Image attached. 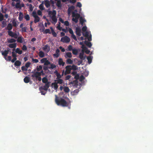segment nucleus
Here are the masks:
<instances>
[{"label":"nucleus","instance_id":"f257e3e1","mask_svg":"<svg viewBox=\"0 0 153 153\" xmlns=\"http://www.w3.org/2000/svg\"><path fill=\"white\" fill-rule=\"evenodd\" d=\"M55 102L57 105L63 107L68 106L69 103L65 99L61 97H58L56 95H55Z\"/></svg>","mask_w":153,"mask_h":153},{"label":"nucleus","instance_id":"f03ea898","mask_svg":"<svg viewBox=\"0 0 153 153\" xmlns=\"http://www.w3.org/2000/svg\"><path fill=\"white\" fill-rule=\"evenodd\" d=\"M48 14L51 15H52V16H51L50 15V16L51 17V19L52 21L55 24L57 22V19L56 16V12L55 10H53L52 11H48Z\"/></svg>","mask_w":153,"mask_h":153},{"label":"nucleus","instance_id":"7ed1b4c3","mask_svg":"<svg viewBox=\"0 0 153 153\" xmlns=\"http://www.w3.org/2000/svg\"><path fill=\"white\" fill-rule=\"evenodd\" d=\"M72 17H73L72 19V21L76 24L77 23L78 19L80 17V15L79 13H75L74 12H72Z\"/></svg>","mask_w":153,"mask_h":153},{"label":"nucleus","instance_id":"20e7f679","mask_svg":"<svg viewBox=\"0 0 153 153\" xmlns=\"http://www.w3.org/2000/svg\"><path fill=\"white\" fill-rule=\"evenodd\" d=\"M7 33L8 35L11 37L16 39L18 38V35L17 33L13 32L12 31H8Z\"/></svg>","mask_w":153,"mask_h":153},{"label":"nucleus","instance_id":"39448f33","mask_svg":"<svg viewBox=\"0 0 153 153\" xmlns=\"http://www.w3.org/2000/svg\"><path fill=\"white\" fill-rule=\"evenodd\" d=\"M50 82H47L44 86L40 87V90L41 91V90H44L46 91H47L48 90V88L50 86Z\"/></svg>","mask_w":153,"mask_h":153},{"label":"nucleus","instance_id":"423d86ee","mask_svg":"<svg viewBox=\"0 0 153 153\" xmlns=\"http://www.w3.org/2000/svg\"><path fill=\"white\" fill-rule=\"evenodd\" d=\"M60 41L63 42L68 43L70 41V39L68 37L65 36L62 37Z\"/></svg>","mask_w":153,"mask_h":153},{"label":"nucleus","instance_id":"0eeeda50","mask_svg":"<svg viewBox=\"0 0 153 153\" xmlns=\"http://www.w3.org/2000/svg\"><path fill=\"white\" fill-rule=\"evenodd\" d=\"M71 65H67L65 67L66 70L64 73L65 75L70 73L71 69Z\"/></svg>","mask_w":153,"mask_h":153},{"label":"nucleus","instance_id":"6e6552de","mask_svg":"<svg viewBox=\"0 0 153 153\" xmlns=\"http://www.w3.org/2000/svg\"><path fill=\"white\" fill-rule=\"evenodd\" d=\"M76 35L79 36H81V29L79 27H76Z\"/></svg>","mask_w":153,"mask_h":153},{"label":"nucleus","instance_id":"1a4fd4ad","mask_svg":"<svg viewBox=\"0 0 153 153\" xmlns=\"http://www.w3.org/2000/svg\"><path fill=\"white\" fill-rule=\"evenodd\" d=\"M9 50H5L3 51L2 52L1 54L2 55L4 56V58H5V59L7 60V59L6 58V57L7 56V54L9 53Z\"/></svg>","mask_w":153,"mask_h":153},{"label":"nucleus","instance_id":"9d476101","mask_svg":"<svg viewBox=\"0 0 153 153\" xmlns=\"http://www.w3.org/2000/svg\"><path fill=\"white\" fill-rule=\"evenodd\" d=\"M41 76L39 72H34L33 74L31 75V77H35L36 78H37L39 76Z\"/></svg>","mask_w":153,"mask_h":153},{"label":"nucleus","instance_id":"9b49d317","mask_svg":"<svg viewBox=\"0 0 153 153\" xmlns=\"http://www.w3.org/2000/svg\"><path fill=\"white\" fill-rule=\"evenodd\" d=\"M84 53L83 52L80 53L79 55V58L81 60H84L85 59L86 57V56H84Z\"/></svg>","mask_w":153,"mask_h":153},{"label":"nucleus","instance_id":"f8f14e48","mask_svg":"<svg viewBox=\"0 0 153 153\" xmlns=\"http://www.w3.org/2000/svg\"><path fill=\"white\" fill-rule=\"evenodd\" d=\"M54 81L57 84H62L64 83V81L61 79H56Z\"/></svg>","mask_w":153,"mask_h":153},{"label":"nucleus","instance_id":"ddd939ff","mask_svg":"<svg viewBox=\"0 0 153 153\" xmlns=\"http://www.w3.org/2000/svg\"><path fill=\"white\" fill-rule=\"evenodd\" d=\"M59 65H60L64 66L65 63L64 62L62 58H59L58 61Z\"/></svg>","mask_w":153,"mask_h":153},{"label":"nucleus","instance_id":"4468645a","mask_svg":"<svg viewBox=\"0 0 153 153\" xmlns=\"http://www.w3.org/2000/svg\"><path fill=\"white\" fill-rule=\"evenodd\" d=\"M13 28L12 25L11 23H9L6 28V29L8 30V31H11Z\"/></svg>","mask_w":153,"mask_h":153},{"label":"nucleus","instance_id":"2eb2a0df","mask_svg":"<svg viewBox=\"0 0 153 153\" xmlns=\"http://www.w3.org/2000/svg\"><path fill=\"white\" fill-rule=\"evenodd\" d=\"M52 85L53 86L55 90H57L58 88V84L56 82L52 83Z\"/></svg>","mask_w":153,"mask_h":153},{"label":"nucleus","instance_id":"dca6fc26","mask_svg":"<svg viewBox=\"0 0 153 153\" xmlns=\"http://www.w3.org/2000/svg\"><path fill=\"white\" fill-rule=\"evenodd\" d=\"M65 57L66 58H71L72 56V55L71 52H67L66 53L65 55Z\"/></svg>","mask_w":153,"mask_h":153},{"label":"nucleus","instance_id":"f3484780","mask_svg":"<svg viewBox=\"0 0 153 153\" xmlns=\"http://www.w3.org/2000/svg\"><path fill=\"white\" fill-rule=\"evenodd\" d=\"M17 39V41L18 42L20 43H22L23 42L22 40L24 39V38L22 36H20L19 37H18Z\"/></svg>","mask_w":153,"mask_h":153},{"label":"nucleus","instance_id":"a211bd4d","mask_svg":"<svg viewBox=\"0 0 153 153\" xmlns=\"http://www.w3.org/2000/svg\"><path fill=\"white\" fill-rule=\"evenodd\" d=\"M45 5L47 8L49 7L50 6V2L48 0H46L45 2Z\"/></svg>","mask_w":153,"mask_h":153},{"label":"nucleus","instance_id":"6ab92c4d","mask_svg":"<svg viewBox=\"0 0 153 153\" xmlns=\"http://www.w3.org/2000/svg\"><path fill=\"white\" fill-rule=\"evenodd\" d=\"M23 17V14L22 12H20L18 18L19 19L20 21H22V20Z\"/></svg>","mask_w":153,"mask_h":153},{"label":"nucleus","instance_id":"aec40b11","mask_svg":"<svg viewBox=\"0 0 153 153\" xmlns=\"http://www.w3.org/2000/svg\"><path fill=\"white\" fill-rule=\"evenodd\" d=\"M85 44L88 47L91 48L92 45L91 43L90 42H88L86 41H85L84 42Z\"/></svg>","mask_w":153,"mask_h":153},{"label":"nucleus","instance_id":"412c9836","mask_svg":"<svg viewBox=\"0 0 153 153\" xmlns=\"http://www.w3.org/2000/svg\"><path fill=\"white\" fill-rule=\"evenodd\" d=\"M8 46L11 48H15L16 47V43L10 44L8 45Z\"/></svg>","mask_w":153,"mask_h":153},{"label":"nucleus","instance_id":"4be33fe9","mask_svg":"<svg viewBox=\"0 0 153 153\" xmlns=\"http://www.w3.org/2000/svg\"><path fill=\"white\" fill-rule=\"evenodd\" d=\"M16 41V40L15 39L13 38L7 39V42L9 43H14Z\"/></svg>","mask_w":153,"mask_h":153},{"label":"nucleus","instance_id":"5701e85b","mask_svg":"<svg viewBox=\"0 0 153 153\" xmlns=\"http://www.w3.org/2000/svg\"><path fill=\"white\" fill-rule=\"evenodd\" d=\"M50 29L51 30L52 33V35H53V36L54 37H56L57 36V34L54 31V30L53 29V28L52 27H50Z\"/></svg>","mask_w":153,"mask_h":153},{"label":"nucleus","instance_id":"b1692460","mask_svg":"<svg viewBox=\"0 0 153 153\" xmlns=\"http://www.w3.org/2000/svg\"><path fill=\"white\" fill-rule=\"evenodd\" d=\"M24 81L25 83H28L30 81V78L26 76L24 78Z\"/></svg>","mask_w":153,"mask_h":153},{"label":"nucleus","instance_id":"393cba45","mask_svg":"<svg viewBox=\"0 0 153 153\" xmlns=\"http://www.w3.org/2000/svg\"><path fill=\"white\" fill-rule=\"evenodd\" d=\"M15 52L16 53H17L19 54H21L22 53V50H21L20 49L17 48Z\"/></svg>","mask_w":153,"mask_h":153},{"label":"nucleus","instance_id":"a878e982","mask_svg":"<svg viewBox=\"0 0 153 153\" xmlns=\"http://www.w3.org/2000/svg\"><path fill=\"white\" fill-rule=\"evenodd\" d=\"M39 56L41 58H43L45 56L44 53L42 51L39 52Z\"/></svg>","mask_w":153,"mask_h":153},{"label":"nucleus","instance_id":"bb28decb","mask_svg":"<svg viewBox=\"0 0 153 153\" xmlns=\"http://www.w3.org/2000/svg\"><path fill=\"white\" fill-rule=\"evenodd\" d=\"M21 62L19 60H17L15 62L14 65L15 66H19L21 65Z\"/></svg>","mask_w":153,"mask_h":153},{"label":"nucleus","instance_id":"cd10ccee","mask_svg":"<svg viewBox=\"0 0 153 153\" xmlns=\"http://www.w3.org/2000/svg\"><path fill=\"white\" fill-rule=\"evenodd\" d=\"M66 63L67 64H72L73 61L70 59H68L66 60Z\"/></svg>","mask_w":153,"mask_h":153},{"label":"nucleus","instance_id":"c85d7f7f","mask_svg":"<svg viewBox=\"0 0 153 153\" xmlns=\"http://www.w3.org/2000/svg\"><path fill=\"white\" fill-rule=\"evenodd\" d=\"M39 21L40 18L38 16H36V17L34 18V22L35 23H36L37 22H39Z\"/></svg>","mask_w":153,"mask_h":153},{"label":"nucleus","instance_id":"c756f323","mask_svg":"<svg viewBox=\"0 0 153 153\" xmlns=\"http://www.w3.org/2000/svg\"><path fill=\"white\" fill-rule=\"evenodd\" d=\"M79 21H80V24L82 25H83L84 22H85L86 20H85L82 17H80Z\"/></svg>","mask_w":153,"mask_h":153},{"label":"nucleus","instance_id":"7c9ffc66","mask_svg":"<svg viewBox=\"0 0 153 153\" xmlns=\"http://www.w3.org/2000/svg\"><path fill=\"white\" fill-rule=\"evenodd\" d=\"M56 5L58 7H62L61 1L60 0L57 1L56 3Z\"/></svg>","mask_w":153,"mask_h":153},{"label":"nucleus","instance_id":"2f4dec72","mask_svg":"<svg viewBox=\"0 0 153 153\" xmlns=\"http://www.w3.org/2000/svg\"><path fill=\"white\" fill-rule=\"evenodd\" d=\"M17 21L16 20V19H13L12 22V24L13 25V26L14 27H16L17 25Z\"/></svg>","mask_w":153,"mask_h":153},{"label":"nucleus","instance_id":"473e14b6","mask_svg":"<svg viewBox=\"0 0 153 153\" xmlns=\"http://www.w3.org/2000/svg\"><path fill=\"white\" fill-rule=\"evenodd\" d=\"M72 51L73 54L75 55H76L78 52V50L77 49H73Z\"/></svg>","mask_w":153,"mask_h":153},{"label":"nucleus","instance_id":"72a5a7b5","mask_svg":"<svg viewBox=\"0 0 153 153\" xmlns=\"http://www.w3.org/2000/svg\"><path fill=\"white\" fill-rule=\"evenodd\" d=\"M64 91L66 93H68L69 92L70 89L68 87L66 86L64 88Z\"/></svg>","mask_w":153,"mask_h":153},{"label":"nucleus","instance_id":"f704fd0d","mask_svg":"<svg viewBox=\"0 0 153 153\" xmlns=\"http://www.w3.org/2000/svg\"><path fill=\"white\" fill-rule=\"evenodd\" d=\"M42 82L43 83H46L48 82V79L46 77H43L42 79Z\"/></svg>","mask_w":153,"mask_h":153},{"label":"nucleus","instance_id":"c9c22d12","mask_svg":"<svg viewBox=\"0 0 153 153\" xmlns=\"http://www.w3.org/2000/svg\"><path fill=\"white\" fill-rule=\"evenodd\" d=\"M71 70H76L77 69V66L75 65H73L72 66H71Z\"/></svg>","mask_w":153,"mask_h":153},{"label":"nucleus","instance_id":"e433bc0d","mask_svg":"<svg viewBox=\"0 0 153 153\" xmlns=\"http://www.w3.org/2000/svg\"><path fill=\"white\" fill-rule=\"evenodd\" d=\"M15 50V49H13V51H12V56L13 57H17V55H16V54L15 53L14 51Z\"/></svg>","mask_w":153,"mask_h":153},{"label":"nucleus","instance_id":"4c0bfd02","mask_svg":"<svg viewBox=\"0 0 153 153\" xmlns=\"http://www.w3.org/2000/svg\"><path fill=\"white\" fill-rule=\"evenodd\" d=\"M16 8H18L19 9H21L22 6H21L19 3H17L16 4Z\"/></svg>","mask_w":153,"mask_h":153},{"label":"nucleus","instance_id":"58836bf2","mask_svg":"<svg viewBox=\"0 0 153 153\" xmlns=\"http://www.w3.org/2000/svg\"><path fill=\"white\" fill-rule=\"evenodd\" d=\"M42 68V67L41 65L39 66H37L36 67V69L38 71H39L40 70H41Z\"/></svg>","mask_w":153,"mask_h":153},{"label":"nucleus","instance_id":"ea45409f","mask_svg":"<svg viewBox=\"0 0 153 153\" xmlns=\"http://www.w3.org/2000/svg\"><path fill=\"white\" fill-rule=\"evenodd\" d=\"M87 59L88 60V63L90 64L92 61V58L91 56H89L87 57Z\"/></svg>","mask_w":153,"mask_h":153},{"label":"nucleus","instance_id":"a19ab883","mask_svg":"<svg viewBox=\"0 0 153 153\" xmlns=\"http://www.w3.org/2000/svg\"><path fill=\"white\" fill-rule=\"evenodd\" d=\"M24 18L27 21H28L30 19V17L28 14H27L25 15Z\"/></svg>","mask_w":153,"mask_h":153},{"label":"nucleus","instance_id":"79ce46f5","mask_svg":"<svg viewBox=\"0 0 153 153\" xmlns=\"http://www.w3.org/2000/svg\"><path fill=\"white\" fill-rule=\"evenodd\" d=\"M74 7L73 6H72L70 7L68 9V14L70 13L72 9H74Z\"/></svg>","mask_w":153,"mask_h":153},{"label":"nucleus","instance_id":"37998d69","mask_svg":"<svg viewBox=\"0 0 153 153\" xmlns=\"http://www.w3.org/2000/svg\"><path fill=\"white\" fill-rule=\"evenodd\" d=\"M56 67V66L54 64H51V67H49V68L50 69H53Z\"/></svg>","mask_w":153,"mask_h":153},{"label":"nucleus","instance_id":"c03bdc74","mask_svg":"<svg viewBox=\"0 0 153 153\" xmlns=\"http://www.w3.org/2000/svg\"><path fill=\"white\" fill-rule=\"evenodd\" d=\"M60 22H59V24L58 26H57L56 28L57 29H58L59 30L61 31L62 30V27H60Z\"/></svg>","mask_w":153,"mask_h":153},{"label":"nucleus","instance_id":"a18cd8bd","mask_svg":"<svg viewBox=\"0 0 153 153\" xmlns=\"http://www.w3.org/2000/svg\"><path fill=\"white\" fill-rule=\"evenodd\" d=\"M44 33H51V32H50V31L49 29H46L44 31Z\"/></svg>","mask_w":153,"mask_h":153},{"label":"nucleus","instance_id":"49530a36","mask_svg":"<svg viewBox=\"0 0 153 153\" xmlns=\"http://www.w3.org/2000/svg\"><path fill=\"white\" fill-rule=\"evenodd\" d=\"M73 49V47L72 46L70 45H69V46L68 47V51H72V50Z\"/></svg>","mask_w":153,"mask_h":153},{"label":"nucleus","instance_id":"de8ad7c7","mask_svg":"<svg viewBox=\"0 0 153 153\" xmlns=\"http://www.w3.org/2000/svg\"><path fill=\"white\" fill-rule=\"evenodd\" d=\"M27 68L25 66H23L22 67L21 69L22 71H27Z\"/></svg>","mask_w":153,"mask_h":153},{"label":"nucleus","instance_id":"09e8293b","mask_svg":"<svg viewBox=\"0 0 153 153\" xmlns=\"http://www.w3.org/2000/svg\"><path fill=\"white\" fill-rule=\"evenodd\" d=\"M47 58H43V59H42L41 60V61H40V62H41V63H45V62L46 61V60H47Z\"/></svg>","mask_w":153,"mask_h":153},{"label":"nucleus","instance_id":"8fccbe9b","mask_svg":"<svg viewBox=\"0 0 153 153\" xmlns=\"http://www.w3.org/2000/svg\"><path fill=\"white\" fill-rule=\"evenodd\" d=\"M50 62L47 59L45 62L44 65H48L50 64Z\"/></svg>","mask_w":153,"mask_h":153},{"label":"nucleus","instance_id":"3c124183","mask_svg":"<svg viewBox=\"0 0 153 153\" xmlns=\"http://www.w3.org/2000/svg\"><path fill=\"white\" fill-rule=\"evenodd\" d=\"M4 19V16L1 13H0V21H2Z\"/></svg>","mask_w":153,"mask_h":153},{"label":"nucleus","instance_id":"603ef678","mask_svg":"<svg viewBox=\"0 0 153 153\" xmlns=\"http://www.w3.org/2000/svg\"><path fill=\"white\" fill-rule=\"evenodd\" d=\"M27 27H24L22 28V32H27Z\"/></svg>","mask_w":153,"mask_h":153},{"label":"nucleus","instance_id":"864d4df0","mask_svg":"<svg viewBox=\"0 0 153 153\" xmlns=\"http://www.w3.org/2000/svg\"><path fill=\"white\" fill-rule=\"evenodd\" d=\"M22 49L23 50L26 51L27 50V47L25 45H23Z\"/></svg>","mask_w":153,"mask_h":153},{"label":"nucleus","instance_id":"5fc2aeb1","mask_svg":"<svg viewBox=\"0 0 153 153\" xmlns=\"http://www.w3.org/2000/svg\"><path fill=\"white\" fill-rule=\"evenodd\" d=\"M87 27L86 26H83L82 28V30L83 32H85L86 31Z\"/></svg>","mask_w":153,"mask_h":153},{"label":"nucleus","instance_id":"6e6d98bb","mask_svg":"<svg viewBox=\"0 0 153 153\" xmlns=\"http://www.w3.org/2000/svg\"><path fill=\"white\" fill-rule=\"evenodd\" d=\"M39 7L40 9L42 10H43L44 9V6H43V5L42 4H40V5Z\"/></svg>","mask_w":153,"mask_h":153},{"label":"nucleus","instance_id":"4d7b16f0","mask_svg":"<svg viewBox=\"0 0 153 153\" xmlns=\"http://www.w3.org/2000/svg\"><path fill=\"white\" fill-rule=\"evenodd\" d=\"M71 37L73 38L76 41H77V39L74 33L71 35Z\"/></svg>","mask_w":153,"mask_h":153},{"label":"nucleus","instance_id":"13d9d810","mask_svg":"<svg viewBox=\"0 0 153 153\" xmlns=\"http://www.w3.org/2000/svg\"><path fill=\"white\" fill-rule=\"evenodd\" d=\"M30 62H27L25 65V66L26 67L28 68L30 66Z\"/></svg>","mask_w":153,"mask_h":153},{"label":"nucleus","instance_id":"bf43d9fd","mask_svg":"<svg viewBox=\"0 0 153 153\" xmlns=\"http://www.w3.org/2000/svg\"><path fill=\"white\" fill-rule=\"evenodd\" d=\"M64 25L66 26H68L69 25V24L68 21H66L64 22Z\"/></svg>","mask_w":153,"mask_h":153},{"label":"nucleus","instance_id":"052dcab7","mask_svg":"<svg viewBox=\"0 0 153 153\" xmlns=\"http://www.w3.org/2000/svg\"><path fill=\"white\" fill-rule=\"evenodd\" d=\"M56 76H57L56 79H61L62 77L61 75L59 73L57 74Z\"/></svg>","mask_w":153,"mask_h":153},{"label":"nucleus","instance_id":"680f3d73","mask_svg":"<svg viewBox=\"0 0 153 153\" xmlns=\"http://www.w3.org/2000/svg\"><path fill=\"white\" fill-rule=\"evenodd\" d=\"M68 31H69V33L71 35L74 34V32H73V30L71 28H69V29Z\"/></svg>","mask_w":153,"mask_h":153},{"label":"nucleus","instance_id":"e2e57ef3","mask_svg":"<svg viewBox=\"0 0 153 153\" xmlns=\"http://www.w3.org/2000/svg\"><path fill=\"white\" fill-rule=\"evenodd\" d=\"M48 47L49 46L48 45H46L44 46V47H43V49L44 51H45L47 49Z\"/></svg>","mask_w":153,"mask_h":153},{"label":"nucleus","instance_id":"0e129e2a","mask_svg":"<svg viewBox=\"0 0 153 153\" xmlns=\"http://www.w3.org/2000/svg\"><path fill=\"white\" fill-rule=\"evenodd\" d=\"M59 54L55 53L53 54V56L54 57L57 58L59 56Z\"/></svg>","mask_w":153,"mask_h":153},{"label":"nucleus","instance_id":"69168bd1","mask_svg":"<svg viewBox=\"0 0 153 153\" xmlns=\"http://www.w3.org/2000/svg\"><path fill=\"white\" fill-rule=\"evenodd\" d=\"M83 60H81L78 61L77 62V65H80L81 64H82L83 62Z\"/></svg>","mask_w":153,"mask_h":153},{"label":"nucleus","instance_id":"338daca9","mask_svg":"<svg viewBox=\"0 0 153 153\" xmlns=\"http://www.w3.org/2000/svg\"><path fill=\"white\" fill-rule=\"evenodd\" d=\"M71 77V76L70 75H68L65 78V80H68Z\"/></svg>","mask_w":153,"mask_h":153},{"label":"nucleus","instance_id":"774afa93","mask_svg":"<svg viewBox=\"0 0 153 153\" xmlns=\"http://www.w3.org/2000/svg\"><path fill=\"white\" fill-rule=\"evenodd\" d=\"M32 60V61L35 63H37L39 62L38 60L37 59H34L33 58Z\"/></svg>","mask_w":153,"mask_h":153}]
</instances>
